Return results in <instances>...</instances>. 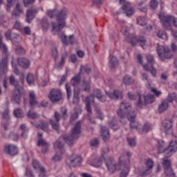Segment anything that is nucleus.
I'll use <instances>...</instances> for the list:
<instances>
[{
	"label": "nucleus",
	"instance_id": "nucleus-1",
	"mask_svg": "<svg viewBox=\"0 0 177 177\" xmlns=\"http://www.w3.org/2000/svg\"><path fill=\"white\" fill-rule=\"evenodd\" d=\"M120 122L123 125L127 124V120L130 121L131 129H138L139 123L135 121L136 113L132 111V106L127 100L121 102L119 110L117 111Z\"/></svg>",
	"mask_w": 177,
	"mask_h": 177
},
{
	"label": "nucleus",
	"instance_id": "nucleus-2",
	"mask_svg": "<svg viewBox=\"0 0 177 177\" xmlns=\"http://www.w3.org/2000/svg\"><path fill=\"white\" fill-rule=\"evenodd\" d=\"M80 133H81V121L77 122L71 130V136H64L59 137V138L54 143L55 150H62L64 147L63 140L68 145V146H73L74 145V140H77L80 138Z\"/></svg>",
	"mask_w": 177,
	"mask_h": 177
},
{
	"label": "nucleus",
	"instance_id": "nucleus-3",
	"mask_svg": "<svg viewBox=\"0 0 177 177\" xmlns=\"http://www.w3.org/2000/svg\"><path fill=\"white\" fill-rule=\"evenodd\" d=\"M47 15L50 19L55 16L58 21V26H55V23H52L53 32L62 31L66 27V17H67V10L66 8H64L61 11L57 10H48Z\"/></svg>",
	"mask_w": 177,
	"mask_h": 177
},
{
	"label": "nucleus",
	"instance_id": "nucleus-4",
	"mask_svg": "<svg viewBox=\"0 0 177 177\" xmlns=\"http://www.w3.org/2000/svg\"><path fill=\"white\" fill-rule=\"evenodd\" d=\"M95 97H96L99 102L102 103H104L106 102V98L104 96L102 91L97 88L93 90V93L90 95V96H87L85 97L84 102L86 103V109L88 112V114H91L92 113V106H91V103L93 104H96V102H95Z\"/></svg>",
	"mask_w": 177,
	"mask_h": 177
},
{
	"label": "nucleus",
	"instance_id": "nucleus-5",
	"mask_svg": "<svg viewBox=\"0 0 177 177\" xmlns=\"http://www.w3.org/2000/svg\"><path fill=\"white\" fill-rule=\"evenodd\" d=\"M159 19L161 21L163 28L165 30H171V24H174V27L177 28V18L171 15H165L160 14Z\"/></svg>",
	"mask_w": 177,
	"mask_h": 177
},
{
	"label": "nucleus",
	"instance_id": "nucleus-6",
	"mask_svg": "<svg viewBox=\"0 0 177 177\" xmlns=\"http://www.w3.org/2000/svg\"><path fill=\"white\" fill-rule=\"evenodd\" d=\"M48 97L52 103H57L62 100L63 95L62 90L59 88H53L48 94Z\"/></svg>",
	"mask_w": 177,
	"mask_h": 177
},
{
	"label": "nucleus",
	"instance_id": "nucleus-7",
	"mask_svg": "<svg viewBox=\"0 0 177 177\" xmlns=\"http://www.w3.org/2000/svg\"><path fill=\"white\" fill-rule=\"evenodd\" d=\"M158 55L162 60V62H164L165 59H171L172 54H169V55H167V53H168V48H165L164 46H161L160 44H158L157 48H156Z\"/></svg>",
	"mask_w": 177,
	"mask_h": 177
},
{
	"label": "nucleus",
	"instance_id": "nucleus-8",
	"mask_svg": "<svg viewBox=\"0 0 177 177\" xmlns=\"http://www.w3.org/2000/svg\"><path fill=\"white\" fill-rule=\"evenodd\" d=\"M54 118L55 120L50 119L49 120V122H50V125L52 126L53 129H55V131H56V132H59V131L60 129L59 122L60 120H62V115H60V113H59V112L55 111V114H54Z\"/></svg>",
	"mask_w": 177,
	"mask_h": 177
},
{
	"label": "nucleus",
	"instance_id": "nucleus-9",
	"mask_svg": "<svg viewBox=\"0 0 177 177\" xmlns=\"http://www.w3.org/2000/svg\"><path fill=\"white\" fill-rule=\"evenodd\" d=\"M82 162V158L79 156H71L66 160V164L69 165V167H80L81 163Z\"/></svg>",
	"mask_w": 177,
	"mask_h": 177
},
{
	"label": "nucleus",
	"instance_id": "nucleus-10",
	"mask_svg": "<svg viewBox=\"0 0 177 177\" xmlns=\"http://www.w3.org/2000/svg\"><path fill=\"white\" fill-rule=\"evenodd\" d=\"M59 37L64 45H74V43L75 42L74 35H71L69 37H67L66 34L62 33L59 35Z\"/></svg>",
	"mask_w": 177,
	"mask_h": 177
},
{
	"label": "nucleus",
	"instance_id": "nucleus-11",
	"mask_svg": "<svg viewBox=\"0 0 177 177\" xmlns=\"http://www.w3.org/2000/svg\"><path fill=\"white\" fill-rule=\"evenodd\" d=\"M105 165L109 172H115V169H117V163H115V160L112 157H108L105 159Z\"/></svg>",
	"mask_w": 177,
	"mask_h": 177
},
{
	"label": "nucleus",
	"instance_id": "nucleus-12",
	"mask_svg": "<svg viewBox=\"0 0 177 177\" xmlns=\"http://www.w3.org/2000/svg\"><path fill=\"white\" fill-rule=\"evenodd\" d=\"M3 151L8 156H16L19 153L17 147L15 145L7 144L4 146Z\"/></svg>",
	"mask_w": 177,
	"mask_h": 177
},
{
	"label": "nucleus",
	"instance_id": "nucleus-13",
	"mask_svg": "<svg viewBox=\"0 0 177 177\" xmlns=\"http://www.w3.org/2000/svg\"><path fill=\"white\" fill-rule=\"evenodd\" d=\"M177 150V142L171 141L169 147L167 148L165 151V157H171L172 156L171 153H175Z\"/></svg>",
	"mask_w": 177,
	"mask_h": 177
},
{
	"label": "nucleus",
	"instance_id": "nucleus-14",
	"mask_svg": "<svg viewBox=\"0 0 177 177\" xmlns=\"http://www.w3.org/2000/svg\"><path fill=\"white\" fill-rule=\"evenodd\" d=\"M173 122L171 119H166L162 122V127L166 135H169L170 132H172Z\"/></svg>",
	"mask_w": 177,
	"mask_h": 177
},
{
	"label": "nucleus",
	"instance_id": "nucleus-15",
	"mask_svg": "<svg viewBox=\"0 0 177 177\" xmlns=\"http://www.w3.org/2000/svg\"><path fill=\"white\" fill-rule=\"evenodd\" d=\"M21 91H23V87H19L14 91L12 100L15 102L16 104H19L20 99L21 97Z\"/></svg>",
	"mask_w": 177,
	"mask_h": 177
},
{
	"label": "nucleus",
	"instance_id": "nucleus-16",
	"mask_svg": "<svg viewBox=\"0 0 177 177\" xmlns=\"http://www.w3.org/2000/svg\"><path fill=\"white\" fill-rule=\"evenodd\" d=\"M8 73V56H6L0 62V77Z\"/></svg>",
	"mask_w": 177,
	"mask_h": 177
},
{
	"label": "nucleus",
	"instance_id": "nucleus-17",
	"mask_svg": "<svg viewBox=\"0 0 177 177\" xmlns=\"http://www.w3.org/2000/svg\"><path fill=\"white\" fill-rule=\"evenodd\" d=\"M122 10L124 12L126 16H132L135 13V10L131 6L129 2H125L122 7Z\"/></svg>",
	"mask_w": 177,
	"mask_h": 177
},
{
	"label": "nucleus",
	"instance_id": "nucleus-18",
	"mask_svg": "<svg viewBox=\"0 0 177 177\" xmlns=\"http://www.w3.org/2000/svg\"><path fill=\"white\" fill-rule=\"evenodd\" d=\"M130 42L132 46H135V45H136V42H140L141 48H143V46H145V44H146V39L145 38V37H141L139 38V39H138L136 37L133 36L130 37Z\"/></svg>",
	"mask_w": 177,
	"mask_h": 177
},
{
	"label": "nucleus",
	"instance_id": "nucleus-19",
	"mask_svg": "<svg viewBox=\"0 0 177 177\" xmlns=\"http://www.w3.org/2000/svg\"><path fill=\"white\" fill-rule=\"evenodd\" d=\"M37 146H41V153L46 154L48 152V149H49V144L43 138H40L37 141Z\"/></svg>",
	"mask_w": 177,
	"mask_h": 177
},
{
	"label": "nucleus",
	"instance_id": "nucleus-20",
	"mask_svg": "<svg viewBox=\"0 0 177 177\" xmlns=\"http://www.w3.org/2000/svg\"><path fill=\"white\" fill-rule=\"evenodd\" d=\"M35 127L37 129H40L41 131H44V132H49V123L46 122L40 121L39 124H35Z\"/></svg>",
	"mask_w": 177,
	"mask_h": 177
},
{
	"label": "nucleus",
	"instance_id": "nucleus-21",
	"mask_svg": "<svg viewBox=\"0 0 177 177\" xmlns=\"http://www.w3.org/2000/svg\"><path fill=\"white\" fill-rule=\"evenodd\" d=\"M146 104L145 100V95H141L140 93L137 94V102H136V107L137 109H142L143 106Z\"/></svg>",
	"mask_w": 177,
	"mask_h": 177
},
{
	"label": "nucleus",
	"instance_id": "nucleus-22",
	"mask_svg": "<svg viewBox=\"0 0 177 177\" xmlns=\"http://www.w3.org/2000/svg\"><path fill=\"white\" fill-rule=\"evenodd\" d=\"M18 64L23 68H28L30 61L27 58L20 57L17 59Z\"/></svg>",
	"mask_w": 177,
	"mask_h": 177
},
{
	"label": "nucleus",
	"instance_id": "nucleus-23",
	"mask_svg": "<svg viewBox=\"0 0 177 177\" xmlns=\"http://www.w3.org/2000/svg\"><path fill=\"white\" fill-rule=\"evenodd\" d=\"M131 161L129 159H127V163H123L124 165V167L120 173V177H127L128 174H129V167H130Z\"/></svg>",
	"mask_w": 177,
	"mask_h": 177
},
{
	"label": "nucleus",
	"instance_id": "nucleus-24",
	"mask_svg": "<svg viewBox=\"0 0 177 177\" xmlns=\"http://www.w3.org/2000/svg\"><path fill=\"white\" fill-rule=\"evenodd\" d=\"M125 154L127 156L126 158H125V156H124V155H122L120 156L119 162H118L119 166L122 165V164H127V162H128V160H129V157H131L132 156V153H131V152L129 151H127L125 152Z\"/></svg>",
	"mask_w": 177,
	"mask_h": 177
},
{
	"label": "nucleus",
	"instance_id": "nucleus-25",
	"mask_svg": "<svg viewBox=\"0 0 177 177\" xmlns=\"http://www.w3.org/2000/svg\"><path fill=\"white\" fill-rule=\"evenodd\" d=\"M102 137L104 142H107L110 139V131L109 129L106 127H101Z\"/></svg>",
	"mask_w": 177,
	"mask_h": 177
},
{
	"label": "nucleus",
	"instance_id": "nucleus-26",
	"mask_svg": "<svg viewBox=\"0 0 177 177\" xmlns=\"http://www.w3.org/2000/svg\"><path fill=\"white\" fill-rule=\"evenodd\" d=\"M168 107H169V104L167 100L162 101L158 106V112L164 113V111H167L168 110Z\"/></svg>",
	"mask_w": 177,
	"mask_h": 177
},
{
	"label": "nucleus",
	"instance_id": "nucleus-27",
	"mask_svg": "<svg viewBox=\"0 0 177 177\" xmlns=\"http://www.w3.org/2000/svg\"><path fill=\"white\" fill-rule=\"evenodd\" d=\"M80 82H81V75L80 73L75 75L71 80L72 86H78Z\"/></svg>",
	"mask_w": 177,
	"mask_h": 177
},
{
	"label": "nucleus",
	"instance_id": "nucleus-28",
	"mask_svg": "<svg viewBox=\"0 0 177 177\" xmlns=\"http://www.w3.org/2000/svg\"><path fill=\"white\" fill-rule=\"evenodd\" d=\"M103 161H104V157L101 156L100 158L95 159L91 163V165L95 167V168H99V167H102Z\"/></svg>",
	"mask_w": 177,
	"mask_h": 177
},
{
	"label": "nucleus",
	"instance_id": "nucleus-29",
	"mask_svg": "<svg viewBox=\"0 0 177 177\" xmlns=\"http://www.w3.org/2000/svg\"><path fill=\"white\" fill-rule=\"evenodd\" d=\"M33 13H37V10L32 8L27 11L26 12V21L30 23L31 20L34 19Z\"/></svg>",
	"mask_w": 177,
	"mask_h": 177
},
{
	"label": "nucleus",
	"instance_id": "nucleus-30",
	"mask_svg": "<svg viewBox=\"0 0 177 177\" xmlns=\"http://www.w3.org/2000/svg\"><path fill=\"white\" fill-rule=\"evenodd\" d=\"M109 64L112 68H115L118 66V59H117V57L111 55L109 58Z\"/></svg>",
	"mask_w": 177,
	"mask_h": 177
},
{
	"label": "nucleus",
	"instance_id": "nucleus-31",
	"mask_svg": "<svg viewBox=\"0 0 177 177\" xmlns=\"http://www.w3.org/2000/svg\"><path fill=\"white\" fill-rule=\"evenodd\" d=\"M29 103L31 107H34L37 104V100H35V94L32 92L29 93Z\"/></svg>",
	"mask_w": 177,
	"mask_h": 177
},
{
	"label": "nucleus",
	"instance_id": "nucleus-32",
	"mask_svg": "<svg viewBox=\"0 0 177 177\" xmlns=\"http://www.w3.org/2000/svg\"><path fill=\"white\" fill-rule=\"evenodd\" d=\"M108 96L112 100H117V99L121 96V92L118 90H115L113 93L108 94Z\"/></svg>",
	"mask_w": 177,
	"mask_h": 177
},
{
	"label": "nucleus",
	"instance_id": "nucleus-33",
	"mask_svg": "<svg viewBox=\"0 0 177 177\" xmlns=\"http://www.w3.org/2000/svg\"><path fill=\"white\" fill-rule=\"evenodd\" d=\"M162 164L163 165L165 171H167V169H170L171 168V160L167 159V158H163Z\"/></svg>",
	"mask_w": 177,
	"mask_h": 177
},
{
	"label": "nucleus",
	"instance_id": "nucleus-34",
	"mask_svg": "<svg viewBox=\"0 0 177 177\" xmlns=\"http://www.w3.org/2000/svg\"><path fill=\"white\" fill-rule=\"evenodd\" d=\"M10 83L12 86H15V89H19L21 87L19 86V82L16 80L14 75L10 77Z\"/></svg>",
	"mask_w": 177,
	"mask_h": 177
},
{
	"label": "nucleus",
	"instance_id": "nucleus-35",
	"mask_svg": "<svg viewBox=\"0 0 177 177\" xmlns=\"http://www.w3.org/2000/svg\"><path fill=\"white\" fill-rule=\"evenodd\" d=\"M158 149L159 153H164L165 156V151L167 149H165V143L164 141H158Z\"/></svg>",
	"mask_w": 177,
	"mask_h": 177
},
{
	"label": "nucleus",
	"instance_id": "nucleus-36",
	"mask_svg": "<svg viewBox=\"0 0 177 177\" xmlns=\"http://www.w3.org/2000/svg\"><path fill=\"white\" fill-rule=\"evenodd\" d=\"M123 82L125 85H132L135 81L131 76L126 75L123 77Z\"/></svg>",
	"mask_w": 177,
	"mask_h": 177
},
{
	"label": "nucleus",
	"instance_id": "nucleus-37",
	"mask_svg": "<svg viewBox=\"0 0 177 177\" xmlns=\"http://www.w3.org/2000/svg\"><path fill=\"white\" fill-rule=\"evenodd\" d=\"M11 39L14 44H19L21 41V36L19 34L13 33L11 36Z\"/></svg>",
	"mask_w": 177,
	"mask_h": 177
},
{
	"label": "nucleus",
	"instance_id": "nucleus-38",
	"mask_svg": "<svg viewBox=\"0 0 177 177\" xmlns=\"http://www.w3.org/2000/svg\"><path fill=\"white\" fill-rule=\"evenodd\" d=\"M92 71L91 67L88 66H81L80 68V74H89Z\"/></svg>",
	"mask_w": 177,
	"mask_h": 177
},
{
	"label": "nucleus",
	"instance_id": "nucleus-39",
	"mask_svg": "<svg viewBox=\"0 0 177 177\" xmlns=\"http://www.w3.org/2000/svg\"><path fill=\"white\" fill-rule=\"evenodd\" d=\"M0 49H3V53L8 56V46L2 42V36L0 35Z\"/></svg>",
	"mask_w": 177,
	"mask_h": 177
},
{
	"label": "nucleus",
	"instance_id": "nucleus-40",
	"mask_svg": "<svg viewBox=\"0 0 177 177\" xmlns=\"http://www.w3.org/2000/svg\"><path fill=\"white\" fill-rule=\"evenodd\" d=\"M66 57H67V54H64L62 56L61 61L55 65L57 68H62V67H63V65L65 63Z\"/></svg>",
	"mask_w": 177,
	"mask_h": 177
},
{
	"label": "nucleus",
	"instance_id": "nucleus-41",
	"mask_svg": "<svg viewBox=\"0 0 177 177\" xmlns=\"http://www.w3.org/2000/svg\"><path fill=\"white\" fill-rule=\"evenodd\" d=\"M82 88H83V91H84V92H89V91H91V83H89V82L88 81H83V84H82Z\"/></svg>",
	"mask_w": 177,
	"mask_h": 177
},
{
	"label": "nucleus",
	"instance_id": "nucleus-42",
	"mask_svg": "<svg viewBox=\"0 0 177 177\" xmlns=\"http://www.w3.org/2000/svg\"><path fill=\"white\" fill-rule=\"evenodd\" d=\"M14 115L17 118H22L24 116V113H23V110L21 109H17L14 111Z\"/></svg>",
	"mask_w": 177,
	"mask_h": 177
},
{
	"label": "nucleus",
	"instance_id": "nucleus-43",
	"mask_svg": "<svg viewBox=\"0 0 177 177\" xmlns=\"http://www.w3.org/2000/svg\"><path fill=\"white\" fill-rule=\"evenodd\" d=\"M146 59L148 63L151 64V66H154L156 61H154V56H153V55H151V54L147 55Z\"/></svg>",
	"mask_w": 177,
	"mask_h": 177
},
{
	"label": "nucleus",
	"instance_id": "nucleus-44",
	"mask_svg": "<svg viewBox=\"0 0 177 177\" xmlns=\"http://www.w3.org/2000/svg\"><path fill=\"white\" fill-rule=\"evenodd\" d=\"M145 104H149L154 102V95H145Z\"/></svg>",
	"mask_w": 177,
	"mask_h": 177
},
{
	"label": "nucleus",
	"instance_id": "nucleus-45",
	"mask_svg": "<svg viewBox=\"0 0 177 177\" xmlns=\"http://www.w3.org/2000/svg\"><path fill=\"white\" fill-rule=\"evenodd\" d=\"M149 169H147V167H142L140 169V176H147L149 175Z\"/></svg>",
	"mask_w": 177,
	"mask_h": 177
},
{
	"label": "nucleus",
	"instance_id": "nucleus-46",
	"mask_svg": "<svg viewBox=\"0 0 177 177\" xmlns=\"http://www.w3.org/2000/svg\"><path fill=\"white\" fill-rule=\"evenodd\" d=\"M27 115L29 118H32V120H35V118H38V117H39L37 113L32 111H29Z\"/></svg>",
	"mask_w": 177,
	"mask_h": 177
},
{
	"label": "nucleus",
	"instance_id": "nucleus-47",
	"mask_svg": "<svg viewBox=\"0 0 177 177\" xmlns=\"http://www.w3.org/2000/svg\"><path fill=\"white\" fill-rule=\"evenodd\" d=\"M20 129H21L22 131V133H21V136L22 138H24V139H26V138H27V132H28V130H27V127H26V124H21V127H20Z\"/></svg>",
	"mask_w": 177,
	"mask_h": 177
},
{
	"label": "nucleus",
	"instance_id": "nucleus-48",
	"mask_svg": "<svg viewBox=\"0 0 177 177\" xmlns=\"http://www.w3.org/2000/svg\"><path fill=\"white\" fill-rule=\"evenodd\" d=\"M157 35L158 38H160L161 39H168V35H167V33H164L162 30H159L157 33Z\"/></svg>",
	"mask_w": 177,
	"mask_h": 177
},
{
	"label": "nucleus",
	"instance_id": "nucleus-49",
	"mask_svg": "<svg viewBox=\"0 0 177 177\" xmlns=\"http://www.w3.org/2000/svg\"><path fill=\"white\" fill-rule=\"evenodd\" d=\"M66 93H67V97L68 99H70V97L73 94V91H71V87L70 86V84L68 83H66L65 85Z\"/></svg>",
	"mask_w": 177,
	"mask_h": 177
},
{
	"label": "nucleus",
	"instance_id": "nucleus-50",
	"mask_svg": "<svg viewBox=\"0 0 177 177\" xmlns=\"http://www.w3.org/2000/svg\"><path fill=\"white\" fill-rule=\"evenodd\" d=\"M165 174L166 177H175V173L172 170V168L165 170Z\"/></svg>",
	"mask_w": 177,
	"mask_h": 177
},
{
	"label": "nucleus",
	"instance_id": "nucleus-51",
	"mask_svg": "<svg viewBox=\"0 0 177 177\" xmlns=\"http://www.w3.org/2000/svg\"><path fill=\"white\" fill-rule=\"evenodd\" d=\"M138 23L140 26H147V22H146V17H140L138 19Z\"/></svg>",
	"mask_w": 177,
	"mask_h": 177
},
{
	"label": "nucleus",
	"instance_id": "nucleus-52",
	"mask_svg": "<svg viewBox=\"0 0 177 177\" xmlns=\"http://www.w3.org/2000/svg\"><path fill=\"white\" fill-rule=\"evenodd\" d=\"M175 99H176V95H175V93H171V94H169L167 100V103H172L174 102V100H175Z\"/></svg>",
	"mask_w": 177,
	"mask_h": 177
},
{
	"label": "nucleus",
	"instance_id": "nucleus-53",
	"mask_svg": "<svg viewBox=\"0 0 177 177\" xmlns=\"http://www.w3.org/2000/svg\"><path fill=\"white\" fill-rule=\"evenodd\" d=\"M154 165V162H153V160L151 159H148L146 161V166H147V169H151Z\"/></svg>",
	"mask_w": 177,
	"mask_h": 177
},
{
	"label": "nucleus",
	"instance_id": "nucleus-54",
	"mask_svg": "<svg viewBox=\"0 0 177 177\" xmlns=\"http://www.w3.org/2000/svg\"><path fill=\"white\" fill-rule=\"evenodd\" d=\"M26 81L28 82V84H34V75L29 73L28 74L27 78H26Z\"/></svg>",
	"mask_w": 177,
	"mask_h": 177
},
{
	"label": "nucleus",
	"instance_id": "nucleus-55",
	"mask_svg": "<svg viewBox=\"0 0 177 177\" xmlns=\"http://www.w3.org/2000/svg\"><path fill=\"white\" fill-rule=\"evenodd\" d=\"M127 142L130 147H135L136 146V140L135 138H128Z\"/></svg>",
	"mask_w": 177,
	"mask_h": 177
},
{
	"label": "nucleus",
	"instance_id": "nucleus-56",
	"mask_svg": "<svg viewBox=\"0 0 177 177\" xmlns=\"http://www.w3.org/2000/svg\"><path fill=\"white\" fill-rule=\"evenodd\" d=\"M149 71L151 74L152 77H154V78L157 77V69L154 68V65L151 66L150 70Z\"/></svg>",
	"mask_w": 177,
	"mask_h": 177
},
{
	"label": "nucleus",
	"instance_id": "nucleus-57",
	"mask_svg": "<svg viewBox=\"0 0 177 177\" xmlns=\"http://www.w3.org/2000/svg\"><path fill=\"white\" fill-rule=\"evenodd\" d=\"M16 52L18 55H24L26 53V50L21 46H18L16 48Z\"/></svg>",
	"mask_w": 177,
	"mask_h": 177
},
{
	"label": "nucleus",
	"instance_id": "nucleus-58",
	"mask_svg": "<svg viewBox=\"0 0 177 177\" xmlns=\"http://www.w3.org/2000/svg\"><path fill=\"white\" fill-rule=\"evenodd\" d=\"M150 6L151 9H157V7L158 6V2L157 1V0H151Z\"/></svg>",
	"mask_w": 177,
	"mask_h": 177
},
{
	"label": "nucleus",
	"instance_id": "nucleus-59",
	"mask_svg": "<svg viewBox=\"0 0 177 177\" xmlns=\"http://www.w3.org/2000/svg\"><path fill=\"white\" fill-rule=\"evenodd\" d=\"M108 124L111 129H113V131H117L118 127L115 124V123H114V120H110Z\"/></svg>",
	"mask_w": 177,
	"mask_h": 177
},
{
	"label": "nucleus",
	"instance_id": "nucleus-60",
	"mask_svg": "<svg viewBox=\"0 0 177 177\" xmlns=\"http://www.w3.org/2000/svg\"><path fill=\"white\" fill-rule=\"evenodd\" d=\"M97 118L100 120H103L104 118V115H103V113H102V111L99 109H95Z\"/></svg>",
	"mask_w": 177,
	"mask_h": 177
},
{
	"label": "nucleus",
	"instance_id": "nucleus-61",
	"mask_svg": "<svg viewBox=\"0 0 177 177\" xmlns=\"http://www.w3.org/2000/svg\"><path fill=\"white\" fill-rule=\"evenodd\" d=\"M149 129H150V124L145 123L142 127V132H143L144 133H147Z\"/></svg>",
	"mask_w": 177,
	"mask_h": 177
},
{
	"label": "nucleus",
	"instance_id": "nucleus-62",
	"mask_svg": "<svg viewBox=\"0 0 177 177\" xmlns=\"http://www.w3.org/2000/svg\"><path fill=\"white\" fill-rule=\"evenodd\" d=\"M128 31H129V29L127 26V25H123L122 26L121 32L124 35H128Z\"/></svg>",
	"mask_w": 177,
	"mask_h": 177
},
{
	"label": "nucleus",
	"instance_id": "nucleus-63",
	"mask_svg": "<svg viewBox=\"0 0 177 177\" xmlns=\"http://www.w3.org/2000/svg\"><path fill=\"white\" fill-rule=\"evenodd\" d=\"M52 161H55V162H57L58 161L62 160V156L60 155H55L51 158Z\"/></svg>",
	"mask_w": 177,
	"mask_h": 177
},
{
	"label": "nucleus",
	"instance_id": "nucleus-64",
	"mask_svg": "<svg viewBox=\"0 0 177 177\" xmlns=\"http://www.w3.org/2000/svg\"><path fill=\"white\" fill-rule=\"evenodd\" d=\"M52 56L55 60H57L58 52L57 48H53L52 50Z\"/></svg>",
	"mask_w": 177,
	"mask_h": 177
}]
</instances>
